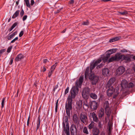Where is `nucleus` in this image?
Here are the masks:
<instances>
[{
	"instance_id": "62",
	"label": "nucleus",
	"mask_w": 135,
	"mask_h": 135,
	"mask_svg": "<svg viewBox=\"0 0 135 135\" xmlns=\"http://www.w3.org/2000/svg\"><path fill=\"white\" fill-rule=\"evenodd\" d=\"M100 135H105V133L103 132H102L100 134Z\"/></svg>"
},
{
	"instance_id": "2",
	"label": "nucleus",
	"mask_w": 135,
	"mask_h": 135,
	"mask_svg": "<svg viewBox=\"0 0 135 135\" xmlns=\"http://www.w3.org/2000/svg\"><path fill=\"white\" fill-rule=\"evenodd\" d=\"M109 57L110 56L109 55L106 54L105 55L102 56L100 59L91 63L90 65V71H91L93 69L95 66L100 63L102 60H103L104 62L107 61Z\"/></svg>"
},
{
	"instance_id": "37",
	"label": "nucleus",
	"mask_w": 135,
	"mask_h": 135,
	"mask_svg": "<svg viewBox=\"0 0 135 135\" xmlns=\"http://www.w3.org/2000/svg\"><path fill=\"white\" fill-rule=\"evenodd\" d=\"M113 54L112 52L111 51H110V50L107 51L106 52V54L108 55L109 56L110 55L112 54Z\"/></svg>"
},
{
	"instance_id": "46",
	"label": "nucleus",
	"mask_w": 135,
	"mask_h": 135,
	"mask_svg": "<svg viewBox=\"0 0 135 135\" xmlns=\"http://www.w3.org/2000/svg\"><path fill=\"white\" fill-rule=\"evenodd\" d=\"M18 24L17 22H15L11 26L13 28H15Z\"/></svg>"
},
{
	"instance_id": "16",
	"label": "nucleus",
	"mask_w": 135,
	"mask_h": 135,
	"mask_svg": "<svg viewBox=\"0 0 135 135\" xmlns=\"http://www.w3.org/2000/svg\"><path fill=\"white\" fill-rule=\"evenodd\" d=\"M98 114L99 118L100 119L104 116V110L102 108H101L98 111Z\"/></svg>"
},
{
	"instance_id": "35",
	"label": "nucleus",
	"mask_w": 135,
	"mask_h": 135,
	"mask_svg": "<svg viewBox=\"0 0 135 135\" xmlns=\"http://www.w3.org/2000/svg\"><path fill=\"white\" fill-rule=\"evenodd\" d=\"M120 84H128V82L126 80H123L122 81Z\"/></svg>"
},
{
	"instance_id": "44",
	"label": "nucleus",
	"mask_w": 135,
	"mask_h": 135,
	"mask_svg": "<svg viewBox=\"0 0 135 135\" xmlns=\"http://www.w3.org/2000/svg\"><path fill=\"white\" fill-rule=\"evenodd\" d=\"M12 48V46L8 47L7 49V52L8 53L10 52Z\"/></svg>"
},
{
	"instance_id": "21",
	"label": "nucleus",
	"mask_w": 135,
	"mask_h": 135,
	"mask_svg": "<svg viewBox=\"0 0 135 135\" xmlns=\"http://www.w3.org/2000/svg\"><path fill=\"white\" fill-rule=\"evenodd\" d=\"M102 74L104 76H107L109 74V70L108 69L105 68L102 70Z\"/></svg>"
},
{
	"instance_id": "26",
	"label": "nucleus",
	"mask_w": 135,
	"mask_h": 135,
	"mask_svg": "<svg viewBox=\"0 0 135 135\" xmlns=\"http://www.w3.org/2000/svg\"><path fill=\"white\" fill-rule=\"evenodd\" d=\"M20 12V11L19 10L17 11L12 16V18H15L17 17L19 15Z\"/></svg>"
},
{
	"instance_id": "30",
	"label": "nucleus",
	"mask_w": 135,
	"mask_h": 135,
	"mask_svg": "<svg viewBox=\"0 0 135 135\" xmlns=\"http://www.w3.org/2000/svg\"><path fill=\"white\" fill-rule=\"evenodd\" d=\"M83 132L84 133H85L86 134H88L89 133L87 128L86 127H84Z\"/></svg>"
},
{
	"instance_id": "18",
	"label": "nucleus",
	"mask_w": 135,
	"mask_h": 135,
	"mask_svg": "<svg viewBox=\"0 0 135 135\" xmlns=\"http://www.w3.org/2000/svg\"><path fill=\"white\" fill-rule=\"evenodd\" d=\"M84 79V76H81L78 80H77L76 81L75 84H82Z\"/></svg>"
},
{
	"instance_id": "8",
	"label": "nucleus",
	"mask_w": 135,
	"mask_h": 135,
	"mask_svg": "<svg viewBox=\"0 0 135 135\" xmlns=\"http://www.w3.org/2000/svg\"><path fill=\"white\" fill-rule=\"evenodd\" d=\"M80 121L83 123L85 125L88 123V119L87 117L84 113H81L80 115Z\"/></svg>"
},
{
	"instance_id": "48",
	"label": "nucleus",
	"mask_w": 135,
	"mask_h": 135,
	"mask_svg": "<svg viewBox=\"0 0 135 135\" xmlns=\"http://www.w3.org/2000/svg\"><path fill=\"white\" fill-rule=\"evenodd\" d=\"M24 32L23 31H21L19 35V36L21 37L22 36Z\"/></svg>"
},
{
	"instance_id": "17",
	"label": "nucleus",
	"mask_w": 135,
	"mask_h": 135,
	"mask_svg": "<svg viewBox=\"0 0 135 135\" xmlns=\"http://www.w3.org/2000/svg\"><path fill=\"white\" fill-rule=\"evenodd\" d=\"M100 133V131L99 129L96 127L93 129L92 134L93 135H99Z\"/></svg>"
},
{
	"instance_id": "52",
	"label": "nucleus",
	"mask_w": 135,
	"mask_h": 135,
	"mask_svg": "<svg viewBox=\"0 0 135 135\" xmlns=\"http://www.w3.org/2000/svg\"><path fill=\"white\" fill-rule=\"evenodd\" d=\"M69 3L70 4H73L74 3V0H70V1L69 2Z\"/></svg>"
},
{
	"instance_id": "24",
	"label": "nucleus",
	"mask_w": 135,
	"mask_h": 135,
	"mask_svg": "<svg viewBox=\"0 0 135 135\" xmlns=\"http://www.w3.org/2000/svg\"><path fill=\"white\" fill-rule=\"evenodd\" d=\"M40 120L41 119L40 118V115L38 117V120L37 122V128L36 129V131H37V130L40 127Z\"/></svg>"
},
{
	"instance_id": "6",
	"label": "nucleus",
	"mask_w": 135,
	"mask_h": 135,
	"mask_svg": "<svg viewBox=\"0 0 135 135\" xmlns=\"http://www.w3.org/2000/svg\"><path fill=\"white\" fill-rule=\"evenodd\" d=\"M90 91V89L88 87L84 88L82 93V95L83 98L87 99L89 98Z\"/></svg>"
},
{
	"instance_id": "40",
	"label": "nucleus",
	"mask_w": 135,
	"mask_h": 135,
	"mask_svg": "<svg viewBox=\"0 0 135 135\" xmlns=\"http://www.w3.org/2000/svg\"><path fill=\"white\" fill-rule=\"evenodd\" d=\"M98 127L100 129L102 128H103L102 123L100 121H99L98 123Z\"/></svg>"
},
{
	"instance_id": "61",
	"label": "nucleus",
	"mask_w": 135,
	"mask_h": 135,
	"mask_svg": "<svg viewBox=\"0 0 135 135\" xmlns=\"http://www.w3.org/2000/svg\"><path fill=\"white\" fill-rule=\"evenodd\" d=\"M46 70V69L45 68L44 66L43 67V69L42 70V71L43 72H44Z\"/></svg>"
},
{
	"instance_id": "51",
	"label": "nucleus",
	"mask_w": 135,
	"mask_h": 135,
	"mask_svg": "<svg viewBox=\"0 0 135 135\" xmlns=\"http://www.w3.org/2000/svg\"><path fill=\"white\" fill-rule=\"evenodd\" d=\"M30 116H29L28 118L27 121V126H29V120H30Z\"/></svg>"
},
{
	"instance_id": "25",
	"label": "nucleus",
	"mask_w": 135,
	"mask_h": 135,
	"mask_svg": "<svg viewBox=\"0 0 135 135\" xmlns=\"http://www.w3.org/2000/svg\"><path fill=\"white\" fill-rule=\"evenodd\" d=\"M89 95L91 98L93 99H97V96L95 93H91L89 94Z\"/></svg>"
},
{
	"instance_id": "43",
	"label": "nucleus",
	"mask_w": 135,
	"mask_h": 135,
	"mask_svg": "<svg viewBox=\"0 0 135 135\" xmlns=\"http://www.w3.org/2000/svg\"><path fill=\"white\" fill-rule=\"evenodd\" d=\"M117 50V49H110V51H111L113 53L115 52Z\"/></svg>"
},
{
	"instance_id": "1",
	"label": "nucleus",
	"mask_w": 135,
	"mask_h": 135,
	"mask_svg": "<svg viewBox=\"0 0 135 135\" xmlns=\"http://www.w3.org/2000/svg\"><path fill=\"white\" fill-rule=\"evenodd\" d=\"M92 69L91 71L90 70V73L89 74V67H87L85 73V78L86 79L88 77L90 79L92 82V84H96L98 82L99 78L96 76H95L94 74L92 73Z\"/></svg>"
},
{
	"instance_id": "63",
	"label": "nucleus",
	"mask_w": 135,
	"mask_h": 135,
	"mask_svg": "<svg viewBox=\"0 0 135 135\" xmlns=\"http://www.w3.org/2000/svg\"><path fill=\"white\" fill-rule=\"evenodd\" d=\"M13 29V28L11 27L10 28L8 29V31H9V32H10Z\"/></svg>"
},
{
	"instance_id": "3",
	"label": "nucleus",
	"mask_w": 135,
	"mask_h": 135,
	"mask_svg": "<svg viewBox=\"0 0 135 135\" xmlns=\"http://www.w3.org/2000/svg\"><path fill=\"white\" fill-rule=\"evenodd\" d=\"M79 87L81 85H75V86L72 87L70 91V95L68 96V99L73 100V99L75 98L79 91Z\"/></svg>"
},
{
	"instance_id": "22",
	"label": "nucleus",
	"mask_w": 135,
	"mask_h": 135,
	"mask_svg": "<svg viewBox=\"0 0 135 135\" xmlns=\"http://www.w3.org/2000/svg\"><path fill=\"white\" fill-rule=\"evenodd\" d=\"M17 31H15L13 32L11 35L9 36L8 35L7 36H6V38L8 40H11L13 37L14 36L17 34Z\"/></svg>"
},
{
	"instance_id": "5",
	"label": "nucleus",
	"mask_w": 135,
	"mask_h": 135,
	"mask_svg": "<svg viewBox=\"0 0 135 135\" xmlns=\"http://www.w3.org/2000/svg\"><path fill=\"white\" fill-rule=\"evenodd\" d=\"M72 103L73 100L67 99V102L65 104L66 112L67 114L69 117L70 116V110H71L72 108Z\"/></svg>"
},
{
	"instance_id": "31",
	"label": "nucleus",
	"mask_w": 135,
	"mask_h": 135,
	"mask_svg": "<svg viewBox=\"0 0 135 135\" xmlns=\"http://www.w3.org/2000/svg\"><path fill=\"white\" fill-rule=\"evenodd\" d=\"M121 85V87L122 88V90H123H123H124V89L123 88V87L124 86H126V85L127 86V87L128 86L129 87V88L130 87H131V88L134 85Z\"/></svg>"
},
{
	"instance_id": "11",
	"label": "nucleus",
	"mask_w": 135,
	"mask_h": 135,
	"mask_svg": "<svg viewBox=\"0 0 135 135\" xmlns=\"http://www.w3.org/2000/svg\"><path fill=\"white\" fill-rule=\"evenodd\" d=\"M71 135H76L77 134V130L76 126L74 124H72L70 127Z\"/></svg>"
},
{
	"instance_id": "36",
	"label": "nucleus",
	"mask_w": 135,
	"mask_h": 135,
	"mask_svg": "<svg viewBox=\"0 0 135 135\" xmlns=\"http://www.w3.org/2000/svg\"><path fill=\"white\" fill-rule=\"evenodd\" d=\"M119 13L122 15H126L128 14V12L126 11H124L123 12H120Z\"/></svg>"
},
{
	"instance_id": "59",
	"label": "nucleus",
	"mask_w": 135,
	"mask_h": 135,
	"mask_svg": "<svg viewBox=\"0 0 135 135\" xmlns=\"http://www.w3.org/2000/svg\"><path fill=\"white\" fill-rule=\"evenodd\" d=\"M13 62V59L12 58V59H11L10 60V61L9 63V64H10V65H11L12 64Z\"/></svg>"
},
{
	"instance_id": "27",
	"label": "nucleus",
	"mask_w": 135,
	"mask_h": 135,
	"mask_svg": "<svg viewBox=\"0 0 135 135\" xmlns=\"http://www.w3.org/2000/svg\"><path fill=\"white\" fill-rule=\"evenodd\" d=\"M94 122L93 121H92L91 123L88 126V128L90 130L91 129L94 127Z\"/></svg>"
},
{
	"instance_id": "34",
	"label": "nucleus",
	"mask_w": 135,
	"mask_h": 135,
	"mask_svg": "<svg viewBox=\"0 0 135 135\" xmlns=\"http://www.w3.org/2000/svg\"><path fill=\"white\" fill-rule=\"evenodd\" d=\"M25 1L26 5L29 8L30 7V4L28 0H24Z\"/></svg>"
},
{
	"instance_id": "58",
	"label": "nucleus",
	"mask_w": 135,
	"mask_h": 135,
	"mask_svg": "<svg viewBox=\"0 0 135 135\" xmlns=\"http://www.w3.org/2000/svg\"><path fill=\"white\" fill-rule=\"evenodd\" d=\"M34 3V1L33 0H31V5L32 6Z\"/></svg>"
},
{
	"instance_id": "49",
	"label": "nucleus",
	"mask_w": 135,
	"mask_h": 135,
	"mask_svg": "<svg viewBox=\"0 0 135 135\" xmlns=\"http://www.w3.org/2000/svg\"><path fill=\"white\" fill-rule=\"evenodd\" d=\"M24 11H23V9H22L21 11V12L20 13V15L21 17H22L23 16V15L24 14Z\"/></svg>"
},
{
	"instance_id": "47",
	"label": "nucleus",
	"mask_w": 135,
	"mask_h": 135,
	"mask_svg": "<svg viewBox=\"0 0 135 135\" xmlns=\"http://www.w3.org/2000/svg\"><path fill=\"white\" fill-rule=\"evenodd\" d=\"M53 71H51L50 70V71L49 72L48 75V76L49 78H50L52 74V73Z\"/></svg>"
},
{
	"instance_id": "28",
	"label": "nucleus",
	"mask_w": 135,
	"mask_h": 135,
	"mask_svg": "<svg viewBox=\"0 0 135 135\" xmlns=\"http://www.w3.org/2000/svg\"><path fill=\"white\" fill-rule=\"evenodd\" d=\"M57 62H56L55 63L54 65H52L51 66L50 70L51 71H54V70L55 69L56 66H57Z\"/></svg>"
},
{
	"instance_id": "64",
	"label": "nucleus",
	"mask_w": 135,
	"mask_h": 135,
	"mask_svg": "<svg viewBox=\"0 0 135 135\" xmlns=\"http://www.w3.org/2000/svg\"><path fill=\"white\" fill-rule=\"evenodd\" d=\"M111 133V131H108V135H110Z\"/></svg>"
},
{
	"instance_id": "32",
	"label": "nucleus",
	"mask_w": 135,
	"mask_h": 135,
	"mask_svg": "<svg viewBox=\"0 0 135 135\" xmlns=\"http://www.w3.org/2000/svg\"><path fill=\"white\" fill-rule=\"evenodd\" d=\"M89 24V23L88 20H86L85 21H83L82 23V25H88Z\"/></svg>"
},
{
	"instance_id": "38",
	"label": "nucleus",
	"mask_w": 135,
	"mask_h": 135,
	"mask_svg": "<svg viewBox=\"0 0 135 135\" xmlns=\"http://www.w3.org/2000/svg\"><path fill=\"white\" fill-rule=\"evenodd\" d=\"M6 49H4L0 50V56H1L2 54L6 51Z\"/></svg>"
},
{
	"instance_id": "45",
	"label": "nucleus",
	"mask_w": 135,
	"mask_h": 135,
	"mask_svg": "<svg viewBox=\"0 0 135 135\" xmlns=\"http://www.w3.org/2000/svg\"><path fill=\"white\" fill-rule=\"evenodd\" d=\"M69 87H68L66 89H65V94H66L67 93H68L69 92Z\"/></svg>"
},
{
	"instance_id": "7",
	"label": "nucleus",
	"mask_w": 135,
	"mask_h": 135,
	"mask_svg": "<svg viewBox=\"0 0 135 135\" xmlns=\"http://www.w3.org/2000/svg\"><path fill=\"white\" fill-rule=\"evenodd\" d=\"M108 85L109 86H107L106 87L108 86L109 89H108L107 91V94L108 96H111L113 95V96H115V87H116L115 86V85H113V86L112 85Z\"/></svg>"
},
{
	"instance_id": "56",
	"label": "nucleus",
	"mask_w": 135,
	"mask_h": 135,
	"mask_svg": "<svg viewBox=\"0 0 135 135\" xmlns=\"http://www.w3.org/2000/svg\"><path fill=\"white\" fill-rule=\"evenodd\" d=\"M47 62H49V61L47 59H45L44 60L43 62L44 63H46Z\"/></svg>"
},
{
	"instance_id": "13",
	"label": "nucleus",
	"mask_w": 135,
	"mask_h": 135,
	"mask_svg": "<svg viewBox=\"0 0 135 135\" xmlns=\"http://www.w3.org/2000/svg\"><path fill=\"white\" fill-rule=\"evenodd\" d=\"M73 120L74 123L77 124H79V120L77 114H74L73 117Z\"/></svg>"
},
{
	"instance_id": "60",
	"label": "nucleus",
	"mask_w": 135,
	"mask_h": 135,
	"mask_svg": "<svg viewBox=\"0 0 135 135\" xmlns=\"http://www.w3.org/2000/svg\"><path fill=\"white\" fill-rule=\"evenodd\" d=\"M120 51L122 52H127V50L125 49L122 50Z\"/></svg>"
},
{
	"instance_id": "23",
	"label": "nucleus",
	"mask_w": 135,
	"mask_h": 135,
	"mask_svg": "<svg viewBox=\"0 0 135 135\" xmlns=\"http://www.w3.org/2000/svg\"><path fill=\"white\" fill-rule=\"evenodd\" d=\"M115 81V79L114 78H111L108 81L107 84H112Z\"/></svg>"
},
{
	"instance_id": "42",
	"label": "nucleus",
	"mask_w": 135,
	"mask_h": 135,
	"mask_svg": "<svg viewBox=\"0 0 135 135\" xmlns=\"http://www.w3.org/2000/svg\"><path fill=\"white\" fill-rule=\"evenodd\" d=\"M120 38L121 37L120 36H117L114 38H113L114 39V40H115V41H116L119 40Z\"/></svg>"
},
{
	"instance_id": "9",
	"label": "nucleus",
	"mask_w": 135,
	"mask_h": 135,
	"mask_svg": "<svg viewBox=\"0 0 135 135\" xmlns=\"http://www.w3.org/2000/svg\"><path fill=\"white\" fill-rule=\"evenodd\" d=\"M104 107H105V113L107 116L109 117L111 113V110L109 107V104L108 101H106L105 102Z\"/></svg>"
},
{
	"instance_id": "33",
	"label": "nucleus",
	"mask_w": 135,
	"mask_h": 135,
	"mask_svg": "<svg viewBox=\"0 0 135 135\" xmlns=\"http://www.w3.org/2000/svg\"><path fill=\"white\" fill-rule=\"evenodd\" d=\"M5 98H4L2 101L1 108H3L4 107Z\"/></svg>"
},
{
	"instance_id": "20",
	"label": "nucleus",
	"mask_w": 135,
	"mask_h": 135,
	"mask_svg": "<svg viewBox=\"0 0 135 135\" xmlns=\"http://www.w3.org/2000/svg\"><path fill=\"white\" fill-rule=\"evenodd\" d=\"M117 85L116 86V88L115 89V91H114V93H115V96H114L113 97V98H115L119 94V92H118V90L119 89V85Z\"/></svg>"
},
{
	"instance_id": "39",
	"label": "nucleus",
	"mask_w": 135,
	"mask_h": 135,
	"mask_svg": "<svg viewBox=\"0 0 135 135\" xmlns=\"http://www.w3.org/2000/svg\"><path fill=\"white\" fill-rule=\"evenodd\" d=\"M108 131H111L112 128V125L111 124H109L108 125Z\"/></svg>"
},
{
	"instance_id": "19",
	"label": "nucleus",
	"mask_w": 135,
	"mask_h": 135,
	"mask_svg": "<svg viewBox=\"0 0 135 135\" xmlns=\"http://www.w3.org/2000/svg\"><path fill=\"white\" fill-rule=\"evenodd\" d=\"M24 57L23 55L22 54H18L15 58V60L16 61H18L21 60Z\"/></svg>"
},
{
	"instance_id": "55",
	"label": "nucleus",
	"mask_w": 135,
	"mask_h": 135,
	"mask_svg": "<svg viewBox=\"0 0 135 135\" xmlns=\"http://www.w3.org/2000/svg\"><path fill=\"white\" fill-rule=\"evenodd\" d=\"M58 87V85H56L54 87L53 89V91H55L56 89Z\"/></svg>"
},
{
	"instance_id": "4",
	"label": "nucleus",
	"mask_w": 135,
	"mask_h": 135,
	"mask_svg": "<svg viewBox=\"0 0 135 135\" xmlns=\"http://www.w3.org/2000/svg\"><path fill=\"white\" fill-rule=\"evenodd\" d=\"M70 116H65V123L64 121L62 123V127L63 131L66 135H70L69 134V127L68 120Z\"/></svg>"
},
{
	"instance_id": "15",
	"label": "nucleus",
	"mask_w": 135,
	"mask_h": 135,
	"mask_svg": "<svg viewBox=\"0 0 135 135\" xmlns=\"http://www.w3.org/2000/svg\"><path fill=\"white\" fill-rule=\"evenodd\" d=\"M98 106L97 103L95 101H93L91 103L90 107L92 109L96 110L97 109Z\"/></svg>"
},
{
	"instance_id": "54",
	"label": "nucleus",
	"mask_w": 135,
	"mask_h": 135,
	"mask_svg": "<svg viewBox=\"0 0 135 135\" xmlns=\"http://www.w3.org/2000/svg\"><path fill=\"white\" fill-rule=\"evenodd\" d=\"M103 66V64H101L100 65H99L98 66H97V68L98 69V68H101L102 66Z\"/></svg>"
},
{
	"instance_id": "53",
	"label": "nucleus",
	"mask_w": 135,
	"mask_h": 135,
	"mask_svg": "<svg viewBox=\"0 0 135 135\" xmlns=\"http://www.w3.org/2000/svg\"><path fill=\"white\" fill-rule=\"evenodd\" d=\"M58 102L59 99H58L56 101L55 107L58 108Z\"/></svg>"
},
{
	"instance_id": "14",
	"label": "nucleus",
	"mask_w": 135,
	"mask_h": 135,
	"mask_svg": "<svg viewBox=\"0 0 135 135\" xmlns=\"http://www.w3.org/2000/svg\"><path fill=\"white\" fill-rule=\"evenodd\" d=\"M91 115L94 122L97 123L98 122L99 120L98 118L97 117V115L94 112L92 113H91Z\"/></svg>"
},
{
	"instance_id": "29",
	"label": "nucleus",
	"mask_w": 135,
	"mask_h": 135,
	"mask_svg": "<svg viewBox=\"0 0 135 135\" xmlns=\"http://www.w3.org/2000/svg\"><path fill=\"white\" fill-rule=\"evenodd\" d=\"M124 58L126 62H127L131 61V58L127 56H124Z\"/></svg>"
},
{
	"instance_id": "10",
	"label": "nucleus",
	"mask_w": 135,
	"mask_h": 135,
	"mask_svg": "<svg viewBox=\"0 0 135 135\" xmlns=\"http://www.w3.org/2000/svg\"><path fill=\"white\" fill-rule=\"evenodd\" d=\"M124 55L119 54H116L115 56H113L109 59L108 62H111L113 61H118L122 59Z\"/></svg>"
},
{
	"instance_id": "12",
	"label": "nucleus",
	"mask_w": 135,
	"mask_h": 135,
	"mask_svg": "<svg viewBox=\"0 0 135 135\" xmlns=\"http://www.w3.org/2000/svg\"><path fill=\"white\" fill-rule=\"evenodd\" d=\"M125 71V68L123 66L119 67L116 70V73L119 75L122 74Z\"/></svg>"
},
{
	"instance_id": "41",
	"label": "nucleus",
	"mask_w": 135,
	"mask_h": 135,
	"mask_svg": "<svg viewBox=\"0 0 135 135\" xmlns=\"http://www.w3.org/2000/svg\"><path fill=\"white\" fill-rule=\"evenodd\" d=\"M18 39V37H16L13 40L10 42V44L16 41Z\"/></svg>"
},
{
	"instance_id": "50",
	"label": "nucleus",
	"mask_w": 135,
	"mask_h": 135,
	"mask_svg": "<svg viewBox=\"0 0 135 135\" xmlns=\"http://www.w3.org/2000/svg\"><path fill=\"white\" fill-rule=\"evenodd\" d=\"M27 15L24 16L23 17L22 20L23 21H25L27 18Z\"/></svg>"
},
{
	"instance_id": "57",
	"label": "nucleus",
	"mask_w": 135,
	"mask_h": 135,
	"mask_svg": "<svg viewBox=\"0 0 135 135\" xmlns=\"http://www.w3.org/2000/svg\"><path fill=\"white\" fill-rule=\"evenodd\" d=\"M114 41H115L114 40V39L113 38H112V39H110L109 40V42H113Z\"/></svg>"
}]
</instances>
